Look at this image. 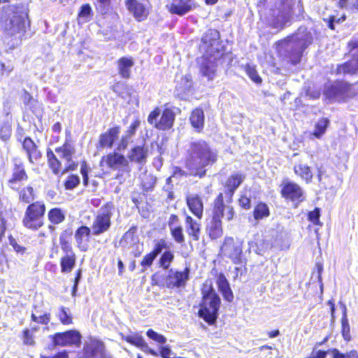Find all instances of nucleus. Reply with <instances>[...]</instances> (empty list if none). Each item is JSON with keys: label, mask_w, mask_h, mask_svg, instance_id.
<instances>
[{"label": "nucleus", "mask_w": 358, "mask_h": 358, "mask_svg": "<svg viewBox=\"0 0 358 358\" xmlns=\"http://www.w3.org/2000/svg\"><path fill=\"white\" fill-rule=\"evenodd\" d=\"M55 152L60 158L65 161L62 174L69 171H73L77 168L78 164L72 159L76 152V148L69 141L66 140L62 146L56 148Z\"/></svg>", "instance_id": "nucleus-13"}, {"label": "nucleus", "mask_w": 358, "mask_h": 358, "mask_svg": "<svg viewBox=\"0 0 358 358\" xmlns=\"http://www.w3.org/2000/svg\"><path fill=\"white\" fill-rule=\"evenodd\" d=\"M159 355L162 358H176L171 357L173 352L168 346H161L159 348Z\"/></svg>", "instance_id": "nucleus-63"}, {"label": "nucleus", "mask_w": 358, "mask_h": 358, "mask_svg": "<svg viewBox=\"0 0 358 358\" xmlns=\"http://www.w3.org/2000/svg\"><path fill=\"white\" fill-rule=\"evenodd\" d=\"M229 257L231 259L233 263L237 264H242L243 266V271H246V268L245 266V258L244 257L241 248H233V250L229 252ZM236 276H238V274H243V269L241 268L236 267Z\"/></svg>", "instance_id": "nucleus-31"}, {"label": "nucleus", "mask_w": 358, "mask_h": 358, "mask_svg": "<svg viewBox=\"0 0 358 358\" xmlns=\"http://www.w3.org/2000/svg\"><path fill=\"white\" fill-rule=\"evenodd\" d=\"M163 248H155L150 252L148 253L141 260V265L142 266H150L152 265L154 259L161 252Z\"/></svg>", "instance_id": "nucleus-41"}, {"label": "nucleus", "mask_w": 358, "mask_h": 358, "mask_svg": "<svg viewBox=\"0 0 358 358\" xmlns=\"http://www.w3.org/2000/svg\"><path fill=\"white\" fill-rule=\"evenodd\" d=\"M39 330L38 326L32 327L31 328H24L20 335V338L22 344L26 346L33 347L36 345V337L34 333Z\"/></svg>", "instance_id": "nucleus-29"}, {"label": "nucleus", "mask_w": 358, "mask_h": 358, "mask_svg": "<svg viewBox=\"0 0 358 358\" xmlns=\"http://www.w3.org/2000/svg\"><path fill=\"white\" fill-rule=\"evenodd\" d=\"M92 15V8L89 4H85L81 6L78 14L79 20L83 22L90 21Z\"/></svg>", "instance_id": "nucleus-50"}, {"label": "nucleus", "mask_w": 358, "mask_h": 358, "mask_svg": "<svg viewBox=\"0 0 358 358\" xmlns=\"http://www.w3.org/2000/svg\"><path fill=\"white\" fill-rule=\"evenodd\" d=\"M175 120V114L172 110L166 108L157 124V129L159 130L169 129L173 124Z\"/></svg>", "instance_id": "nucleus-28"}, {"label": "nucleus", "mask_w": 358, "mask_h": 358, "mask_svg": "<svg viewBox=\"0 0 358 358\" xmlns=\"http://www.w3.org/2000/svg\"><path fill=\"white\" fill-rule=\"evenodd\" d=\"M308 219L315 224H317L320 221V210L316 208L313 211H310L308 213Z\"/></svg>", "instance_id": "nucleus-62"}, {"label": "nucleus", "mask_w": 358, "mask_h": 358, "mask_svg": "<svg viewBox=\"0 0 358 358\" xmlns=\"http://www.w3.org/2000/svg\"><path fill=\"white\" fill-rule=\"evenodd\" d=\"M49 338L51 341V347H49V349L64 347L79 348L81 344L82 335L78 330L70 329L50 335Z\"/></svg>", "instance_id": "nucleus-7"}, {"label": "nucleus", "mask_w": 358, "mask_h": 358, "mask_svg": "<svg viewBox=\"0 0 358 358\" xmlns=\"http://www.w3.org/2000/svg\"><path fill=\"white\" fill-rule=\"evenodd\" d=\"M171 232L173 238L177 243H182L184 241L182 229L180 226L173 227V229H171Z\"/></svg>", "instance_id": "nucleus-54"}, {"label": "nucleus", "mask_w": 358, "mask_h": 358, "mask_svg": "<svg viewBox=\"0 0 358 358\" xmlns=\"http://www.w3.org/2000/svg\"><path fill=\"white\" fill-rule=\"evenodd\" d=\"M64 214L59 208H53L48 213V218L53 224H59L64 220Z\"/></svg>", "instance_id": "nucleus-42"}, {"label": "nucleus", "mask_w": 358, "mask_h": 358, "mask_svg": "<svg viewBox=\"0 0 358 358\" xmlns=\"http://www.w3.org/2000/svg\"><path fill=\"white\" fill-rule=\"evenodd\" d=\"M80 182V178L76 175L70 176L65 182V187L66 189H73Z\"/></svg>", "instance_id": "nucleus-55"}, {"label": "nucleus", "mask_w": 358, "mask_h": 358, "mask_svg": "<svg viewBox=\"0 0 358 358\" xmlns=\"http://www.w3.org/2000/svg\"><path fill=\"white\" fill-rule=\"evenodd\" d=\"M134 236V232L131 230H129L124 234L122 242H124V243L128 244L130 246H133L136 244Z\"/></svg>", "instance_id": "nucleus-58"}, {"label": "nucleus", "mask_w": 358, "mask_h": 358, "mask_svg": "<svg viewBox=\"0 0 358 358\" xmlns=\"http://www.w3.org/2000/svg\"><path fill=\"white\" fill-rule=\"evenodd\" d=\"M157 182V178L152 174L145 175L144 178L142 180V185L143 190L149 192L152 190Z\"/></svg>", "instance_id": "nucleus-46"}, {"label": "nucleus", "mask_w": 358, "mask_h": 358, "mask_svg": "<svg viewBox=\"0 0 358 358\" xmlns=\"http://www.w3.org/2000/svg\"><path fill=\"white\" fill-rule=\"evenodd\" d=\"M27 13L18 14L16 12L6 13L1 19V27L4 33L12 37V48L17 46L22 41L25 30Z\"/></svg>", "instance_id": "nucleus-3"}, {"label": "nucleus", "mask_w": 358, "mask_h": 358, "mask_svg": "<svg viewBox=\"0 0 358 358\" xmlns=\"http://www.w3.org/2000/svg\"><path fill=\"white\" fill-rule=\"evenodd\" d=\"M90 170L89 166L86 162H83L81 164L80 172L83 178V182L85 185L88 184V171Z\"/></svg>", "instance_id": "nucleus-60"}, {"label": "nucleus", "mask_w": 358, "mask_h": 358, "mask_svg": "<svg viewBox=\"0 0 358 358\" xmlns=\"http://www.w3.org/2000/svg\"><path fill=\"white\" fill-rule=\"evenodd\" d=\"M324 94L330 101H345L349 95V87L345 83L336 82L325 86Z\"/></svg>", "instance_id": "nucleus-14"}, {"label": "nucleus", "mask_w": 358, "mask_h": 358, "mask_svg": "<svg viewBox=\"0 0 358 358\" xmlns=\"http://www.w3.org/2000/svg\"><path fill=\"white\" fill-rule=\"evenodd\" d=\"M192 126L200 131L204 125V113L201 108H196L192 112L189 117Z\"/></svg>", "instance_id": "nucleus-33"}, {"label": "nucleus", "mask_w": 358, "mask_h": 358, "mask_svg": "<svg viewBox=\"0 0 358 358\" xmlns=\"http://www.w3.org/2000/svg\"><path fill=\"white\" fill-rule=\"evenodd\" d=\"M120 336L122 341L139 348L145 353L155 357L158 355V353L155 350L149 348L144 338L140 334L135 333L131 335H124V334L120 333Z\"/></svg>", "instance_id": "nucleus-17"}, {"label": "nucleus", "mask_w": 358, "mask_h": 358, "mask_svg": "<svg viewBox=\"0 0 358 358\" xmlns=\"http://www.w3.org/2000/svg\"><path fill=\"white\" fill-rule=\"evenodd\" d=\"M201 301L199 303L198 315L210 325L214 324L217 318L221 305V299L215 292L212 284L203 285Z\"/></svg>", "instance_id": "nucleus-2"}, {"label": "nucleus", "mask_w": 358, "mask_h": 358, "mask_svg": "<svg viewBox=\"0 0 358 358\" xmlns=\"http://www.w3.org/2000/svg\"><path fill=\"white\" fill-rule=\"evenodd\" d=\"M244 176L241 173H235L229 176L226 182L225 188L229 189V194H234L236 189L243 182Z\"/></svg>", "instance_id": "nucleus-35"}, {"label": "nucleus", "mask_w": 358, "mask_h": 358, "mask_svg": "<svg viewBox=\"0 0 358 358\" xmlns=\"http://www.w3.org/2000/svg\"><path fill=\"white\" fill-rule=\"evenodd\" d=\"M239 205L245 208V209H249L250 208V199L245 196H241V198L238 200Z\"/></svg>", "instance_id": "nucleus-64"}, {"label": "nucleus", "mask_w": 358, "mask_h": 358, "mask_svg": "<svg viewBox=\"0 0 358 358\" xmlns=\"http://www.w3.org/2000/svg\"><path fill=\"white\" fill-rule=\"evenodd\" d=\"M111 0H97L98 6L97 9L102 14L106 13L108 9V6L110 5Z\"/></svg>", "instance_id": "nucleus-61"}, {"label": "nucleus", "mask_w": 358, "mask_h": 358, "mask_svg": "<svg viewBox=\"0 0 358 358\" xmlns=\"http://www.w3.org/2000/svg\"><path fill=\"white\" fill-rule=\"evenodd\" d=\"M223 194L220 193L214 201L213 215L207 225V231L212 239H216L222 234L221 218L226 216L227 220L234 217L231 206L224 205Z\"/></svg>", "instance_id": "nucleus-4"}, {"label": "nucleus", "mask_w": 358, "mask_h": 358, "mask_svg": "<svg viewBox=\"0 0 358 358\" xmlns=\"http://www.w3.org/2000/svg\"><path fill=\"white\" fill-rule=\"evenodd\" d=\"M294 173L299 176L306 182H310L312 180L313 173L310 168L306 164H298L294 168Z\"/></svg>", "instance_id": "nucleus-39"}, {"label": "nucleus", "mask_w": 358, "mask_h": 358, "mask_svg": "<svg viewBox=\"0 0 358 358\" xmlns=\"http://www.w3.org/2000/svg\"><path fill=\"white\" fill-rule=\"evenodd\" d=\"M185 227L188 235L195 241L199 237L200 227L199 224L190 216H187L185 220Z\"/></svg>", "instance_id": "nucleus-34"}, {"label": "nucleus", "mask_w": 358, "mask_h": 358, "mask_svg": "<svg viewBox=\"0 0 358 358\" xmlns=\"http://www.w3.org/2000/svg\"><path fill=\"white\" fill-rule=\"evenodd\" d=\"M66 252V255L60 259L61 270L63 273L70 272L76 264V255L71 252L70 254L68 251Z\"/></svg>", "instance_id": "nucleus-36"}, {"label": "nucleus", "mask_w": 358, "mask_h": 358, "mask_svg": "<svg viewBox=\"0 0 358 358\" xmlns=\"http://www.w3.org/2000/svg\"><path fill=\"white\" fill-rule=\"evenodd\" d=\"M39 358H69V352L66 350H60L55 353L53 355H40Z\"/></svg>", "instance_id": "nucleus-59"}, {"label": "nucleus", "mask_w": 358, "mask_h": 358, "mask_svg": "<svg viewBox=\"0 0 358 358\" xmlns=\"http://www.w3.org/2000/svg\"><path fill=\"white\" fill-rule=\"evenodd\" d=\"M341 333L345 341L348 342L351 340L350 327L345 314L341 317Z\"/></svg>", "instance_id": "nucleus-44"}, {"label": "nucleus", "mask_w": 358, "mask_h": 358, "mask_svg": "<svg viewBox=\"0 0 358 358\" xmlns=\"http://www.w3.org/2000/svg\"><path fill=\"white\" fill-rule=\"evenodd\" d=\"M329 124V120L328 118L323 117L320 119L315 126V130L313 131L314 136L317 138H321V136L325 133Z\"/></svg>", "instance_id": "nucleus-40"}, {"label": "nucleus", "mask_w": 358, "mask_h": 358, "mask_svg": "<svg viewBox=\"0 0 358 358\" xmlns=\"http://www.w3.org/2000/svg\"><path fill=\"white\" fill-rule=\"evenodd\" d=\"M22 149L25 152L29 163L34 164L42 157L38 146L30 137H26L22 141Z\"/></svg>", "instance_id": "nucleus-22"}, {"label": "nucleus", "mask_w": 358, "mask_h": 358, "mask_svg": "<svg viewBox=\"0 0 358 358\" xmlns=\"http://www.w3.org/2000/svg\"><path fill=\"white\" fill-rule=\"evenodd\" d=\"M20 200L29 203L34 199V189L31 187H27L21 189L19 194Z\"/></svg>", "instance_id": "nucleus-43"}, {"label": "nucleus", "mask_w": 358, "mask_h": 358, "mask_svg": "<svg viewBox=\"0 0 358 358\" xmlns=\"http://www.w3.org/2000/svg\"><path fill=\"white\" fill-rule=\"evenodd\" d=\"M51 320V315L50 313H45L40 316H36V314H31V320L33 322L41 324L43 325H48Z\"/></svg>", "instance_id": "nucleus-49"}, {"label": "nucleus", "mask_w": 358, "mask_h": 358, "mask_svg": "<svg viewBox=\"0 0 358 358\" xmlns=\"http://www.w3.org/2000/svg\"><path fill=\"white\" fill-rule=\"evenodd\" d=\"M281 194L283 197L291 199L293 201H301L303 200L302 189L296 183L292 182L283 183Z\"/></svg>", "instance_id": "nucleus-21"}, {"label": "nucleus", "mask_w": 358, "mask_h": 358, "mask_svg": "<svg viewBox=\"0 0 358 358\" xmlns=\"http://www.w3.org/2000/svg\"><path fill=\"white\" fill-rule=\"evenodd\" d=\"M76 358H113L107 351L104 343L100 340L91 339L86 342Z\"/></svg>", "instance_id": "nucleus-9"}, {"label": "nucleus", "mask_w": 358, "mask_h": 358, "mask_svg": "<svg viewBox=\"0 0 358 358\" xmlns=\"http://www.w3.org/2000/svg\"><path fill=\"white\" fill-rule=\"evenodd\" d=\"M103 162L107 164L108 167L112 169L122 168L128 172L130 171L129 162L124 156L115 152L103 157L101 164Z\"/></svg>", "instance_id": "nucleus-20"}, {"label": "nucleus", "mask_w": 358, "mask_h": 358, "mask_svg": "<svg viewBox=\"0 0 358 358\" xmlns=\"http://www.w3.org/2000/svg\"><path fill=\"white\" fill-rule=\"evenodd\" d=\"M22 99L24 103L31 109H33L38 105L37 101L27 92H24Z\"/></svg>", "instance_id": "nucleus-57"}, {"label": "nucleus", "mask_w": 358, "mask_h": 358, "mask_svg": "<svg viewBox=\"0 0 358 358\" xmlns=\"http://www.w3.org/2000/svg\"><path fill=\"white\" fill-rule=\"evenodd\" d=\"M139 125L140 122L138 120H136L129 126V129L122 136L120 142L119 143L117 148V150L120 151L122 150H124L127 147Z\"/></svg>", "instance_id": "nucleus-30"}, {"label": "nucleus", "mask_w": 358, "mask_h": 358, "mask_svg": "<svg viewBox=\"0 0 358 358\" xmlns=\"http://www.w3.org/2000/svg\"><path fill=\"white\" fill-rule=\"evenodd\" d=\"M146 335L149 338L159 344H164L166 342V338L164 336L157 333L152 329H149L147 331Z\"/></svg>", "instance_id": "nucleus-52"}, {"label": "nucleus", "mask_w": 358, "mask_h": 358, "mask_svg": "<svg viewBox=\"0 0 358 358\" xmlns=\"http://www.w3.org/2000/svg\"><path fill=\"white\" fill-rule=\"evenodd\" d=\"M216 283L224 299L228 302H232L234 298V294L228 280L222 273L217 275Z\"/></svg>", "instance_id": "nucleus-25"}, {"label": "nucleus", "mask_w": 358, "mask_h": 358, "mask_svg": "<svg viewBox=\"0 0 358 358\" xmlns=\"http://www.w3.org/2000/svg\"><path fill=\"white\" fill-rule=\"evenodd\" d=\"M161 114V110L159 108H157L153 111H152L148 117V122L155 126L157 128V124L159 122L158 118Z\"/></svg>", "instance_id": "nucleus-56"}, {"label": "nucleus", "mask_w": 358, "mask_h": 358, "mask_svg": "<svg viewBox=\"0 0 358 358\" xmlns=\"http://www.w3.org/2000/svg\"><path fill=\"white\" fill-rule=\"evenodd\" d=\"M47 158L49 167L51 169L54 174L57 175L61 171L62 172L64 169H62L61 162L59 161L50 149H48L47 150Z\"/></svg>", "instance_id": "nucleus-37"}, {"label": "nucleus", "mask_w": 358, "mask_h": 358, "mask_svg": "<svg viewBox=\"0 0 358 358\" xmlns=\"http://www.w3.org/2000/svg\"><path fill=\"white\" fill-rule=\"evenodd\" d=\"M174 256L170 251H165L161 256L159 264L164 269H168L173 262Z\"/></svg>", "instance_id": "nucleus-45"}, {"label": "nucleus", "mask_w": 358, "mask_h": 358, "mask_svg": "<svg viewBox=\"0 0 358 358\" xmlns=\"http://www.w3.org/2000/svg\"><path fill=\"white\" fill-rule=\"evenodd\" d=\"M45 211V206L40 201L29 205L22 220L24 226L31 230H38L43 224Z\"/></svg>", "instance_id": "nucleus-6"}, {"label": "nucleus", "mask_w": 358, "mask_h": 358, "mask_svg": "<svg viewBox=\"0 0 358 358\" xmlns=\"http://www.w3.org/2000/svg\"><path fill=\"white\" fill-rule=\"evenodd\" d=\"M286 41L292 49V63L296 64L299 62L303 52L313 43V35L305 27H300L297 31L291 36H288Z\"/></svg>", "instance_id": "nucleus-5"}, {"label": "nucleus", "mask_w": 358, "mask_h": 358, "mask_svg": "<svg viewBox=\"0 0 358 358\" xmlns=\"http://www.w3.org/2000/svg\"><path fill=\"white\" fill-rule=\"evenodd\" d=\"M120 133L119 126L110 128L107 132L100 135L98 148H112Z\"/></svg>", "instance_id": "nucleus-23"}, {"label": "nucleus", "mask_w": 358, "mask_h": 358, "mask_svg": "<svg viewBox=\"0 0 358 358\" xmlns=\"http://www.w3.org/2000/svg\"><path fill=\"white\" fill-rule=\"evenodd\" d=\"M13 168L12 170V178L8 180V185L12 189H16L17 183L22 184L28 180V176L24 169V162L20 157H15L13 159Z\"/></svg>", "instance_id": "nucleus-16"}, {"label": "nucleus", "mask_w": 358, "mask_h": 358, "mask_svg": "<svg viewBox=\"0 0 358 358\" xmlns=\"http://www.w3.org/2000/svg\"><path fill=\"white\" fill-rule=\"evenodd\" d=\"M189 278V268L183 271L170 269L164 279V286L169 289L181 288L186 286Z\"/></svg>", "instance_id": "nucleus-11"}, {"label": "nucleus", "mask_w": 358, "mask_h": 358, "mask_svg": "<svg viewBox=\"0 0 358 358\" xmlns=\"http://www.w3.org/2000/svg\"><path fill=\"white\" fill-rule=\"evenodd\" d=\"M119 74L123 78H129L131 75V68L134 66V62L130 57H121L117 62Z\"/></svg>", "instance_id": "nucleus-32"}, {"label": "nucleus", "mask_w": 358, "mask_h": 358, "mask_svg": "<svg viewBox=\"0 0 358 358\" xmlns=\"http://www.w3.org/2000/svg\"><path fill=\"white\" fill-rule=\"evenodd\" d=\"M12 128L9 122H4L0 127V138L3 141H7L11 136Z\"/></svg>", "instance_id": "nucleus-47"}, {"label": "nucleus", "mask_w": 358, "mask_h": 358, "mask_svg": "<svg viewBox=\"0 0 358 358\" xmlns=\"http://www.w3.org/2000/svg\"><path fill=\"white\" fill-rule=\"evenodd\" d=\"M126 5L138 21L144 20L149 14L148 0H127Z\"/></svg>", "instance_id": "nucleus-15"}, {"label": "nucleus", "mask_w": 358, "mask_h": 358, "mask_svg": "<svg viewBox=\"0 0 358 358\" xmlns=\"http://www.w3.org/2000/svg\"><path fill=\"white\" fill-rule=\"evenodd\" d=\"M246 73L250 78L254 81L257 84H260L262 83V78L259 76L257 70L254 66H247L246 67Z\"/></svg>", "instance_id": "nucleus-53"}, {"label": "nucleus", "mask_w": 358, "mask_h": 358, "mask_svg": "<svg viewBox=\"0 0 358 358\" xmlns=\"http://www.w3.org/2000/svg\"><path fill=\"white\" fill-rule=\"evenodd\" d=\"M187 203L192 213L198 218L203 215V205L201 198L196 194H189L186 197Z\"/></svg>", "instance_id": "nucleus-24"}, {"label": "nucleus", "mask_w": 358, "mask_h": 358, "mask_svg": "<svg viewBox=\"0 0 358 358\" xmlns=\"http://www.w3.org/2000/svg\"><path fill=\"white\" fill-rule=\"evenodd\" d=\"M353 58L352 60L338 65L337 67L338 74L354 75L358 73V36L354 37L348 43Z\"/></svg>", "instance_id": "nucleus-12"}, {"label": "nucleus", "mask_w": 358, "mask_h": 358, "mask_svg": "<svg viewBox=\"0 0 358 358\" xmlns=\"http://www.w3.org/2000/svg\"><path fill=\"white\" fill-rule=\"evenodd\" d=\"M268 215V208L265 203H259L254 210V217L256 220L262 219Z\"/></svg>", "instance_id": "nucleus-48"}, {"label": "nucleus", "mask_w": 358, "mask_h": 358, "mask_svg": "<svg viewBox=\"0 0 358 358\" xmlns=\"http://www.w3.org/2000/svg\"><path fill=\"white\" fill-rule=\"evenodd\" d=\"M60 323L63 325H70L73 324V316L69 309L64 306H60L56 315Z\"/></svg>", "instance_id": "nucleus-38"}, {"label": "nucleus", "mask_w": 358, "mask_h": 358, "mask_svg": "<svg viewBox=\"0 0 358 358\" xmlns=\"http://www.w3.org/2000/svg\"><path fill=\"white\" fill-rule=\"evenodd\" d=\"M287 22L288 17L287 14L278 9L273 10V14L271 18L268 19L269 25L273 28L279 29H283Z\"/></svg>", "instance_id": "nucleus-27"}, {"label": "nucleus", "mask_w": 358, "mask_h": 358, "mask_svg": "<svg viewBox=\"0 0 358 358\" xmlns=\"http://www.w3.org/2000/svg\"><path fill=\"white\" fill-rule=\"evenodd\" d=\"M92 229L85 226H82L78 228L76 232L75 238L77 242L81 243V242L87 238Z\"/></svg>", "instance_id": "nucleus-51"}, {"label": "nucleus", "mask_w": 358, "mask_h": 358, "mask_svg": "<svg viewBox=\"0 0 358 358\" xmlns=\"http://www.w3.org/2000/svg\"><path fill=\"white\" fill-rule=\"evenodd\" d=\"M113 206L110 203L102 206L92 225V231L94 235H99L106 231L110 227V218Z\"/></svg>", "instance_id": "nucleus-10"}, {"label": "nucleus", "mask_w": 358, "mask_h": 358, "mask_svg": "<svg viewBox=\"0 0 358 358\" xmlns=\"http://www.w3.org/2000/svg\"><path fill=\"white\" fill-rule=\"evenodd\" d=\"M149 155L148 146L146 145L145 140L143 139L141 143L132 148L128 154V158L131 162L143 165L147 162Z\"/></svg>", "instance_id": "nucleus-19"}, {"label": "nucleus", "mask_w": 358, "mask_h": 358, "mask_svg": "<svg viewBox=\"0 0 358 358\" xmlns=\"http://www.w3.org/2000/svg\"><path fill=\"white\" fill-rule=\"evenodd\" d=\"M220 55H215L213 57V59H204L201 65V73L203 76L206 77L208 80H212L216 74V63L215 60Z\"/></svg>", "instance_id": "nucleus-26"}, {"label": "nucleus", "mask_w": 358, "mask_h": 358, "mask_svg": "<svg viewBox=\"0 0 358 358\" xmlns=\"http://www.w3.org/2000/svg\"><path fill=\"white\" fill-rule=\"evenodd\" d=\"M196 7L195 0H172L167 5L169 11L180 16L184 15Z\"/></svg>", "instance_id": "nucleus-18"}, {"label": "nucleus", "mask_w": 358, "mask_h": 358, "mask_svg": "<svg viewBox=\"0 0 358 358\" xmlns=\"http://www.w3.org/2000/svg\"><path fill=\"white\" fill-rule=\"evenodd\" d=\"M217 159V153L203 140L193 141L187 150L185 166L189 174L202 178L206 167L213 165Z\"/></svg>", "instance_id": "nucleus-1"}, {"label": "nucleus", "mask_w": 358, "mask_h": 358, "mask_svg": "<svg viewBox=\"0 0 358 358\" xmlns=\"http://www.w3.org/2000/svg\"><path fill=\"white\" fill-rule=\"evenodd\" d=\"M200 49L210 57L222 55L223 45L220 41V32L216 29H208L202 38Z\"/></svg>", "instance_id": "nucleus-8"}]
</instances>
